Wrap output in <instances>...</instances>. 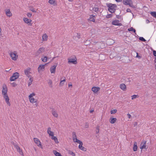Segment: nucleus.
<instances>
[{
  "label": "nucleus",
  "mask_w": 156,
  "mask_h": 156,
  "mask_svg": "<svg viewBox=\"0 0 156 156\" xmlns=\"http://www.w3.org/2000/svg\"><path fill=\"white\" fill-rule=\"evenodd\" d=\"M112 24L113 25L121 26L122 25L121 23H119L118 20H114L112 21Z\"/></svg>",
  "instance_id": "obj_10"
},
{
  "label": "nucleus",
  "mask_w": 156,
  "mask_h": 156,
  "mask_svg": "<svg viewBox=\"0 0 156 156\" xmlns=\"http://www.w3.org/2000/svg\"><path fill=\"white\" fill-rule=\"evenodd\" d=\"M133 149V151H137V143L136 142H135L134 143Z\"/></svg>",
  "instance_id": "obj_24"
},
{
  "label": "nucleus",
  "mask_w": 156,
  "mask_h": 156,
  "mask_svg": "<svg viewBox=\"0 0 156 156\" xmlns=\"http://www.w3.org/2000/svg\"><path fill=\"white\" fill-rule=\"evenodd\" d=\"M112 16V14H108L106 16V17L108 18H111Z\"/></svg>",
  "instance_id": "obj_45"
},
{
  "label": "nucleus",
  "mask_w": 156,
  "mask_h": 156,
  "mask_svg": "<svg viewBox=\"0 0 156 156\" xmlns=\"http://www.w3.org/2000/svg\"><path fill=\"white\" fill-rule=\"evenodd\" d=\"M128 31H133L135 34H136V31L135 29H134L133 27H131L129 28L128 29Z\"/></svg>",
  "instance_id": "obj_28"
},
{
  "label": "nucleus",
  "mask_w": 156,
  "mask_h": 156,
  "mask_svg": "<svg viewBox=\"0 0 156 156\" xmlns=\"http://www.w3.org/2000/svg\"><path fill=\"white\" fill-rule=\"evenodd\" d=\"M51 136V139L52 140H54V141L56 143L58 144L59 143L58 140L56 136H54V135H53V136Z\"/></svg>",
  "instance_id": "obj_26"
},
{
  "label": "nucleus",
  "mask_w": 156,
  "mask_h": 156,
  "mask_svg": "<svg viewBox=\"0 0 156 156\" xmlns=\"http://www.w3.org/2000/svg\"><path fill=\"white\" fill-rule=\"evenodd\" d=\"M76 37H77L78 39H80V33H77V35Z\"/></svg>",
  "instance_id": "obj_47"
},
{
  "label": "nucleus",
  "mask_w": 156,
  "mask_h": 156,
  "mask_svg": "<svg viewBox=\"0 0 156 156\" xmlns=\"http://www.w3.org/2000/svg\"><path fill=\"white\" fill-rule=\"evenodd\" d=\"M51 113L55 117L57 118L58 117V115L57 112L54 109L52 108L51 110Z\"/></svg>",
  "instance_id": "obj_17"
},
{
  "label": "nucleus",
  "mask_w": 156,
  "mask_h": 156,
  "mask_svg": "<svg viewBox=\"0 0 156 156\" xmlns=\"http://www.w3.org/2000/svg\"><path fill=\"white\" fill-rule=\"evenodd\" d=\"M48 59H49V58H48L47 56H45L44 57V58H41V59L44 62H46L47 61Z\"/></svg>",
  "instance_id": "obj_34"
},
{
  "label": "nucleus",
  "mask_w": 156,
  "mask_h": 156,
  "mask_svg": "<svg viewBox=\"0 0 156 156\" xmlns=\"http://www.w3.org/2000/svg\"><path fill=\"white\" fill-rule=\"evenodd\" d=\"M56 66V65H54L50 67V71L51 73H55Z\"/></svg>",
  "instance_id": "obj_11"
},
{
  "label": "nucleus",
  "mask_w": 156,
  "mask_h": 156,
  "mask_svg": "<svg viewBox=\"0 0 156 156\" xmlns=\"http://www.w3.org/2000/svg\"><path fill=\"white\" fill-rule=\"evenodd\" d=\"M88 126H89V124H88V123L86 122L85 124V128H87L88 127Z\"/></svg>",
  "instance_id": "obj_52"
},
{
  "label": "nucleus",
  "mask_w": 156,
  "mask_h": 156,
  "mask_svg": "<svg viewBox=\"0 0 156 156\" xmlns=\"http://www.w3.org/2000/svg\"><path fill=\"white\" fill-rule=\"evenodd\" d=\"M77 59L76 56H74L72 58L71 57L70 58L68 59V62L69 63H71L73 64H75L77 63Z\"/></svg>",
  "instance_id": "obj_3"
},
{
  "label": "nucleus",
  "mask_w": 156,
  "mask_h": 156,
  "mask_svg": "<svg viewBox=\"0 0 156 156\" xmlns=\"http://www.w3.org/2000/svg\"><path fill=\"white\" fill-rule=\"evenodd\" d=\"M47 38L48 36L46 34H44L42 36V38L44 41L47 40Z\"/></svg>",
  "instance_id": "obj_36"
},
{
  "label": "nucleus",
  "mask_w": 156,
  "mask_h": 156,
  "mask_svg": "<svg viewBox=\"0 0 156 156\" xmlns=\"http://www.w3.org/2000/svg\"><path fill=\"white\" fill-rule=\"evenodd\" d=\"M117 2H120L122 1V0H115Z\"/></svg>",
  "instance_id": "obj_58"
},
{
  "label": "nucleus",
  "mask_w": 156,
  "mask_h": 156,
  "mask_svg": "<svg viewBox=\"0 0 156 156\" xmlns=\"http://www.w3.org/2000/svg\"><path fill=\"white\" fill-rule=\"evenodd\" d=\"M66 81V79H64L62 80V79H61V81L59 83V85L60 86H62L63 85L64 83V82Z\"/></svg>",
  "instance_id": "obj_31"
},
{
  "label": "nucleus",
  "mask_w": 156,
  "mask_h": 156,
  "mask_svg": "<svg viewBox=\"0 0 156 156\" xmlns=\"http://www.w3.org/2000/svg\"><path fill=\"white\" fill-rule=\"evenodd\" d=\"M23 20L24 22L26 23H29V25L30 26L32 25V24L30 23L32 22V20L30 19H28L27 18H24L23 19Z\"/></svg>",
  "instance_id": "obj_13"
},
{
  "label": "nucleus",
  "mask_w": 156,
  "mask_h": 156,
  "mask_svg": "<svg viewBox=\"0 0 156 156\" xmlns=\"http://www.w3.org/2000/svg\"><path fill=\"white\" fill-rule=\"evenodd\" d=\"M16 51L12 52L10 53V55L12 59L14 61H16L18 58V55Z\"/></svg>",
  "instance_id": "obj_4"
},
{
  "label": "nucleus",
  "mask_w": 156,
  "mask_h": 156,
  "mask_svg": "<svg viewBox=\"0 0 156 156\" xmlns=\"http://www.w3.org/2000/svg\"><path fill=\"white\" fill-rule=\"evenodd\" d=\"M117 111V110L116 109H114L113 110H111V114H114Z\"/></svg>",
  "instance_id": "obj_42"
},
{
  "label": "nucleus",
  "mask_w": 156,
  "mask_h": 156,
  "mask_svg": "<svg viewBox=\"0 0 156 156\" xmlns=\"http://www.w3.org/2000/svg\"><path fill=\"white\" fill-rule=\"evenodd\" d=\"M82 145H83V143H82V142L81 143H80L79 144V148L83 151H86L87 150L86 148L83 147Z\"/></svg>",
  "instance_id": "obj_16"
},
{
  "label": "nucleus",
  "mask_w": 156,
  "mask_h": 156,
  "mask_svg": "<svg viewBox=\"0 0 156 156\" xmlns=\"http://www.w3.org/2000/svg\"><path fill=\"white\" fill-rule=\"evenodd\" d=\"M11 84L12 85V87H15L17 86V84L15 82L12 83Z\"/></svg>",
  "instance_id": "obj_50"
},
{
  "label": "nucleus",
  "mask_w": 156,
  "mask_h": 156,
  "mask_svg": "<svg viewBox=\"0 0 156 156\" xmlns=\"http://www.w3.org/2000/svg\"><path fill=\"white\" fill-rule=\"evenodd\" d=\"M116 120L117 119L116 118H112V117H111L109 119V122L111 123L114 124Z\"/></svg>",
  "instance_id": "obj_20"
},
{
  "label": "nucleus",
  "mask_w": 156,
  "mask_h": 156,
  "mask_svg": "<svg viewBox=\"0 0 156 156\" xmlns=\"http://www.w3.org/2000/svg\"><path fill=\"white\" fill-rule=\"evenodd\" d=\"M100 89V88L98 87H93L92 89L91 90L94 93H97L98 91H99Z\"/></svg>",
  "instance_id": "obj_12"
},
{
  "label": "nucleus",
  "mask_w": 156,
  "mask_h": 156,
  "mask_svg": "<svg viewBox=\"0 0 156 156\" xmlns=\"http://www.w3.org/2000/svg\"><path fill=\"white\" fill-rule=\"evenodd\" d=\"M138 96L137 95H132V99L133 100L134 99L136 98L137 97V96Z\"/></svg>",
  "instance_id": "obj_48"
},
{
  "label": "nucleus",
  "mask_w": 156,
  "mask_h": 156,
  "mask_svg": "<svg viewBox=\"0 0 156 156\" xmlns=\"http://www.w3.org/2000/svg\"><path fill=\"white\" fill-rule=\"evenodd\" d=\"M48 84H50L51 86H50V87H52V80H50L48 82Z\"/></svg>",
  "instance_id": "obj_41"
},
{
  "label": "nucleus",
  "mask_w": 156,
  "mask_h": 156,
  "mask_svg": "<svg viewBox=\"0 0 156 156\" xmlns=\"http://www.w3.org/2000/svg\"><path fill=\"white\" fill-rule=\"evenodd\" d=\"M8 89L6 85H3V86L2 90V94L3 95H5L7 94Z\"/></svg>",
  "instance_id": "obj_7"
},
{
  "label": "nucleus",
  "mask_w": 156,
  "mask_h": 156,
  "mask_svg": "<svg viewBox=\"0 0 156 156\" xmlns=\"http://www.w3.org/2000/svg\"><path fill=\"white\" fill-rule=\"evenodd\" d=\"M136 57L139 58H141V57L138 55V53H136Z\"/></svg>",
  "instance_id": "obj_54"
},
{
  "label": "nucleus",
  "mask_w": 156,
  "mask_h": 156,
  "mask_svg": "<svg viewBox=\"0 0 156 156\" xmlns=\"http://www.w3.org/2000/svg\"><path fill=\"white\" fill-rule=\"evenodd\" d=\"M110 58H111V57H112V58H113L114 57H113V56H112V54H111V55H110Z\"/></svg>",
  "instance_id": "obj_63"
},
{
  "label": "nucleus",
  "mask_w": 156,
  "mask_h": 156,
  "mask_svg": "<svg viewBox=\"0 0 156 156\" xmlns=\"http://www.w3.org/2000/svg\"><path fill=\"white\" fill-rule=\"evenodd\" d=\"M95 16H93V15H91L90 16V18L89 19V20L90 21H92L93 22H95V19L94 18Z\"/></svg>",
  "instance_id": "obj_25"
},
{
  "label": "nucleus",
  "mask_w": 156,
  "mask_h": 156,
  "mask_svg": "<svg viewBox=\"0 0 156 156\" xmlns=\"http://www.w3.org/2000/svg\"><path fill=\"white\" fill-rule=\"evenodd\" d=\"M7 16L10 17L12 16V14L9 9H7L5 12Z\"/></svg>",
  "instance_id": "obj_23"
},
{
  "label": "nucleus",
  "mask_w": 156,
  "mask_h": 156,
  "mask_svg": "<svg viewBox=\"0 0 156 156\" xmlns=\"http://www.w3.org/2000/svg\"><path fill=\"white\" fill-rule=\"evenodd\" d=\"M111 40H112V41H113L112 40L108 39V40H107V42H108L109 41H111Z\"/></svg>",
  "instance_id": "obj_61"
},
{
  "label": "nucleus",
  "mask_w": 156,
  "mask_h": 156,
  "mask_svg": "<svg viewBox=\"0 0 156 156\" xmlns=\"http://www.w3.org/2000/svg\"><path fill=\"white\" fill-rule=\"evenodd\" d=\"M129 6L132 7L133 8H134V6L133 5V3L132 1L130 2V3H129V4H128Z\"/></svg>",
  "instance_id": "obj_39"
},
{
  "label": "nucleus",
  "mask_w": 156,
  "mask_h": 156,
  "mask_svg": "<svg viewBox=\"0 0 156 156\" xmlns=\"http://www.w3.org/2000/svg\"><path fill=\"white\" fill-rule=\"evenodd\" d=\"M153 55L155 57V59L156 60V51L155 50H154L153 51Z\"/></svg>",
  "instance_id": "obj_49"
},
{
  "label": "nucleus",
  "mask_w": 156,
  "mask_h": 156,
  "mask_svg": "<svg viewBox=\"0 0 156 156\" xmlns=\"http://www.w3.org/2000/svg\"><path fill=\"white\" fill-rule=\"evenodd\" d=\"M120 88L123 90L125 91L126 89V86L124 83H122L120 85Z\"/></svg>",
  "instance_id": "obj_19"
},
{
  "label": "nucleus",
  "mask_w": 156,
  "mask_h": 156,
  "mask_svg": "<svg viewBox=\"0 0 156 156\" xmlns=\"http://www.w3.org/2000/svg\"><path fill=\"white\" fill-rule=\"evenodd\" d=\"M146 141L143 140L141 144H140V149H147V147H146Z\"/></svg>",
  "instance_id": "obj_9"
},
{
  "label": "nucleus",
  "mask_w": 156,
  "mask_h": 156,
  "mask_svg": "<svg viewBox=\"0 0 156 156\" xmlns=\"http://www.w3.org/2000/svg\"><path fill=\"white\" fill-rule=\"evenodd\" d=\"M30 68H28L26 69L25 71V74L28 77H29L30 75Z\"/></svg>",
  "instance_id": "obj_15"
},
{
  "label": "nucleus",
  "mask_w": 156,
  "mask_h": 156,
  "mask_svg": "<svg viewBox=\"0 0 156 156\" xmlns=\"http://www.w3.org/2000/svg\"><path fill=\"white\" fill-rule=\"evenodd\" d=\"M68 85H69V87L70 86H71V87H72V85L71 84H69Z\"/></svg>",
  "instance_id": "obj_62"
},
{
  "label": "nucleus",
  "mask_w": 156,
  "mask_h": 156,
  "mask_svg": "<svg viewBox=\"0 0 156 156\" xmlns=\"http://www.w3.org/2000/svg\"><path fill=\"white\" fill-rule=\"evenodd\" d=\"M93 112H94V110H90V113H92Z\"/></svg>",
  "instance_id": "obj_60"
},
{
  "label": "nucleus",
  "mask_w": 156,
  "mask_h": 156,
  "mask_svg": "<svg viewBox=\"0 0 156 156\" xmlns=\"http://www.w3.org/2000/svg\"><path fill=\"white\" fill-rule=\"evenodd\" d=\"M14 147L16 148L18 151L20 153V154L22 156L23 155V152L22 149H21L20 147L18 146L17 144H14Z\"/></svg>",
  "instance_id": "obj_6"
},
{
  "label": "nucleus",
  "mask_w": 156,
  "mask_h": 156,
  "mask_svg": "<svg viewBox=\"0 0 156 156\" xmlns=\"http://www.w3.org/2000/svg\"><path fill=\"white\" fill-rule=\"evenodd\" d=\"M139 39L141 41L143 42H145L146 41V40L142 37H140L139 38Z\"/></svg>",
  "instance_id": "obj_38"
},
{
  "label": "nucleus",
  "mask_w": 156,
  "mask_h": 156,
  "mask_svg": "<svg viewBox=\"0 0 156 156\" xmlns=\"http://www.w3.org/2000/svg\"><path fill=\"white\" fill-rule=\"evenodd\" d=\"M19 76V74L18 72H16L13 74L12 75L10 78V81H13L17 79Z\"/></svg>",
  "instance_id": "obj_2"
},
{
  "label": "nucleus",
  "mask_w": 156,
  "mask_h": 156,
  "mask_svg": "<svg viewBox=\"0 0 156 156\" xmlns=\"http://www.w3.org/2000/svg\"><path fill=\"white\" fill-rule=\"evenodd\" d=\"M30 10L34 12H36V11L34 9L33 7H30Z\"/></svg>",
  "instance_id": "obj_43"
},
{
  "label": "nucleus",
  "mask_w": 156,
  "mask_h": 156,
  "mask_svg": "<svg viewBox=\"0 0 156 156\" xmlns=\"http://www.w3.org/2000/svg\"><path fill=\"white\" fill-rule=\"evenodd\" d=\"M48 2L51 4L53 5H56V4L55 3V0H48Z\"/></svg>",
  "instance_id": "obj_27"
},
{
  "label": "nucleus",
  "mask_w": 156,
  "mask_h": 156,
  "mask_svg": "<svg viewBox=\"0 0 156 156\" xmlns=\"http://www.w3.org/2000/svg\"><path fill=\"white\" fill-rule=\"evenodd\" d=\"M72 137L73 139L76 138V137H77L76 133L75 132H73L72 133Z\"/></svg>",
  "instance_id": "obj_37"
},
{
  "label": "nucleus",
  "mask_w": 156,
  "mask_h": 156,
  "mask_svg": "<svg viewBox=\"0 0 156 156\" xmlns=\"http://www.w3.org/2000/svg\"><path fill=\"white\" fill-rule=\"evenodd\" d=\"M137 124V122H135V124H134V126H136Z\"/></svg>",
  "instance_id": "obj_59"
},
{
  "label": "nucleus",
  "mask_w": 156,
  "mask_h": 156,
  "mask_svg": "<svg viewBox=\"0 0 156 156\" xmlns=\"http://www.w3.org/2000/svg\"><path fill=\"white\" fill-rule=\"evenodd\" d=\"M5 101L6 102V103L9 106H10V104L9 101V98H5Z\"/></svg>",
  "instance_id": "obj_33"
},
{
  "label": "nucleus",
  "mask_w": 156,
  "mask_h": 156,
  "mask_svg": "<svg viewBox=\"0 0 156 156\" xmlns=\"http://www.w3.org/2000/svg\"><path fill=\"white\" fill-rule=\"evenodd\" d=\"M35 94L34 93H32L30 94L29 96V98H30L33 97V96H35Z\"/></svg>",
  "instance_id": "obj_44"
},
{
  "label": "nucleus",
  "mask_w": 156,
  "mask_h": 156,
  "mask_svg": "<svg viewBox=\"0 0 156 156\" xmlns=\"http://www.w3.org/2000/svg\"><path fill=\"white\" fill-rule=\"evenodd\" d=\"M90 10L91 11L93 10L96 12H99V8L98 7H94L92 8V9H90Z\"/></svg>",
  "instance_id": "obj_29"
},
{
  "label": "nucleus",
  "mask_w": 156,
  "mask_h": 156,
  "mask_svg": "<svg viewBox=\"0 0 156 156\" xmlns=\"http://www.w3.org/2000/svg\"><path fill=\"white\" fill-rule=\"evenodd\" d=\"M147 23H148L149 22V21L147 20Z\"/></svg>",
  "instance_id": "obj_64"
},
{
  "label": "nucleus",
  "mask_w": 156,
  "mask_h": 156,
  "mask_svg": "<svg viewBox=\"0 0 156 156\" xmlns=\"http://www.w3.org/2000/svg\"><path fill=\"white\" fill-rule=\"evenodd\" d=\"M34 142L37 144V146L40 147L41 148H42V145L40 141L37 138H34Z\"/></svg>",
  "instance_id": "obj_8"
},
{
  "label": "nucleus",
  "mask_w": 156,
  "mask_h": 156,
  "mask_svg": "<svg viewBox=\"0 0 156 156\" xmlns=\"http://www.w3.org/2000/svg\"><path fill=\"white\" fill-rule=\"evenodd\" d=\"M73 141L74 142H77V143H79V144H80V143H81L82 142L81 141H80V140H78L77 139V137H76V138L73 139Z\"/></svg>",
  "instance_id": "obj_30"
},
{
  "label": "nucleus",
  "mask_w": 156,
  "mask_h": 156,
  "mask_svg": "<svg viewBox=\"0 0 156 156\" xmlns=\"http://www.w3.org/2000/svg\"><path fill=\"white\" fill-rule=\"evenodd\" d=\"M132 1L131 0H123V3L126 5L129 4V3Z\"/></svg>",
  "instance_id": "obj_22"
},
{
  "label": "nucleus",
  "mask_w": 156,
  "mask_h": 156,
  "mask_svg": "<svg viewBox=\"0 0 156 156\" xmlns=\"http://www.w3.org/2000/svg\"><path fill=\"white\" fill-rule=\"evenodd\" d=\"M33 81V78L30 77L29 79V82H28V86H30L31 85V84L32 83V82Z\"/></svg>",
  "instance_id": "obj_32"
},
{
  "label": "nucleus",
  "mask_w": 156,
  "mask_h": 156,
  "mask_svg": "<svg viewBox=\"0 0 156 156\" xmlns=\"http://www.w3.org/2000/svg\"><path fill=\"white\" fill-rule=\"evenodd\" d=\"M151 14L153 17L156 18V12H151Z\"/></svg>",
  "instance_id": "obj_35"
},
{
  "label": "nucleus",
  "mask_w": 156,
  "mask_h": 156,
  "mask_svg": "<svg viewBox=\"0 0 156 156\" xmlns=\"http://www.w3.org/2000/svg\"><path fill=\"white\" fill-rule=\"evenodd\" d=\"M3 96L4 98L5 99V98H9V97H8L7 94H6V95L5 94V95H3Z\"/></svg>",
  "instance_id": "obj_51"
},
{
  "label": "nucleus",
  "mask_w": 156,
  "mask_h": 156,
  "mask_svg": "<svg viewBox=\"0 0 156 156\" xmlns=\"http://www.w3.org/2000/svg\"><path fill=\"white\" fill-rule=\"evenodd\" d=\"M69 153L73 156H75V154L71 151H69Z\"/></svg>",
  "instance_id": "obj_40"
},
{
  "label": "nucleus",
  "mask_w": 156,
  "mask_h": 156,
  "mask_svg": "<svg viewBox=\"0 0 156 156\" xmlns=\"http://www.w3.org/2000/svg\"><path fill=\"white\" fill-rule=\"evenodd\" d=\"M29 99L30 102L33 104L34 103H36L37 101V99H34L33 97L29 98Z\"/></svg>",
  "instance_id": "obj_21"
},
{
  "label": "nucleus",
  "mask_w": 156,
  "mask_h": 156,
  "mask_svg": "<svg viewBox=\"0 0 156 156\" xmlns=\"http://www.w3.org/2000/svg\"><path fill=\"white\" fill-rule=\"evenodd\" d=\"M99 126H97L96 128V132L97 133H99Z\"/></svg>",
  "instance_id": "obj_46"
},
{
  "label": "nucleus",
  "mask_w": 156,
  "mask_h": 156,
  "mask_svg": "<svg viewBox=\"0 0 156 156\" xmlns=\"http://www.w3.org/2000/svg\"><path fill=\"white\" fill-rule=\"evenodd\" d=\"M51 128L50 127H49L47 129V133L50 136H53L54 135V133L52 132L51 130Z\"/></svg>",
  "instance_id": "obj_18"
},
{
  "label": "nucleus",
  "mask_w": 156,
  "mask_h": 156,
  "mask_svg": "<svg viewBox=\"0 0 156 156\" xmlns=\"http://www.w3.org/2000/svg\"><path fill=\"white\" fill-rule=\"evenodd\" d=\"M48 63H46L44 65L41 64L40 65L38 68V70L39 72H40V71L42 70L43 69H44L45 68V65L48 64Z\"/></svg>",
  "instance_id": "obj_14"
},
{
  "label": "nucleus",
  "mask_w": 156,
  "mask_h": 156,
  "mask_svg": "<svg viewBox=\"0 0 156 156\" xmlns=\"http://www.w3.org/2000/svg\"><path fill=\"white\" fill-rule=\"evenodd\" d=\"M108 10L111 13H113L115 12V8L116 7V5L110 3L108 5Z\"/></svg>",
  "instance_id": "obj_1"
},
{
  "label": "nucleus",
  "mask_w": 156,
  "mask_h": 156,
  "mask_svg": "<svg viewBox=\"0 0 156 156\" xmlns=\"http://www.w3.org/2000/svg\"><path fill=\"white\" fill-rule=\"evenodd\" d=\"M116 17L118 18V19H120V17L121 16L119 15H116Z\"/></svg>",
  "instance_id": "obj_56"
},
{
  "label": "nucleus",
  "mask_w": 156,
  "mask_h": 156,
  "mask_svg": "<svg viewBox=\"0 0 156 156\" xmlns=\"http://www.w3.org/2000/svg\"><path fill=\"white\" fill-rule=\"evenodd\" d=\"M126 11L127 12H131V10L129 8H128L126 10Z\"/></svg>",
  "instance_id": "obj_55"
},
{
  "label": "nucleus",
  "mask_w": 156,
  "mask_h": 156,
  "mask_svg": "<svg viewBox=\"0 0 156 156\" xmlns=\"http://www.w3.org/2000/svg\"><path fill=\"white\" fill-rule=\"evenodd\" d=\"M45 51V48L43 47L40 48L36 52L35 55L38 56L40 54L42 53Z\"/></svg>",
  "instance_id": "obj_5"
},
{
  "label": "nucleus",
  "mask_w": 156,
  "mask_h": 156,
  "mask_svg": "<svg viewBox=\"0 0 156 156\" xmlns=\"http://www.w3.org/2000/svg\"><path fill=\"white\" fill-rule=\"evenodd\" d=\"M127 115L128 116V118H129V119H130L131 117V115L129 114H127Z\"/></svg>",
  "instance_id": "obj_57"
},
{
  "label": "nucleus",
  "mask_w": 156,
  "mask_h": 156,
  "mask_svg": "<svg viewBox=\"0 0 156 156\" xmlns=\"http://www.w3.org/2000/svg\"><path fill=\"white\" fill-rule=\"evenodd\" d=\"M27 15L28 17H30L32 16V14L30 13H28L27 14Z\"/></svg>",
  "instance_id": "obj_53"
}]
</instances>
